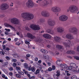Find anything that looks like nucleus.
Instances as JSON below:
<instances>
[{"mask_svg":"<svg viewBox=\"0 0 79 79\" xmlns=\"http://www.w3.org/2000/svg\"><path fill=\"white\" fill-rule=\"evenodd\" d=\"M21 16L23 18L27 20H31L34 18V15L32 14L27 12L22 13Z\"/></svg>","mask_w":79,"mask_h":79,"instance_id":"nucleus-1","label":"nucleus"},{"mask_svg":"<svg viewBox=\"0 0 79 79\" xmlns=\"http://www.w3.org/2000/svg\"><path fill=\"white\" fill-rule=\"evenodd\" d=\"M67 70L69 71L71 70L72 71L75 73V72H77L78 73L77 71V69H78V66L76 65V64L74 63H71L70 64V66L68 67L67 68Z\"/></svg>","mask_w":79,"mask_h":79,"instance_id":"nucleus-2","label":"nucleus"},{"mask_svg":"<svg viewBox=\"0 0 79 79\" xmlns=\"http://www.w3.org/2000/svg\"><path fill=\"white\" fill-rule=\"evenodd\" d=\"M26 36L27 37L30 38L31 39H34L36 42H40L41 40L35 37V36L33 35L32 34L30 33H28L26 34Z\"/></svg>","mask_w":79,"mask_h":79,"instance_id":"nucleus-3","label":"nucleus"},{"mask_svg":"<svg viewBox=\"0 0 79 79\" xmlns=\"http://www.w3.org/2000/svg\"><path fill=\"white\" fill-rule=\"evenodd\" d=\"M11 23L14 24H18V25H21V24L20 21L16 18H12L11 19Z\"/></svg>","mask_w":79,"mask_h":79,"instance_id":"nucleus-4","label":"nucleus"},{"mask_svg":"<svg viewBox=\"0 0 79 79\" xmlns=\"http://www.w3.org/2000/svg\"><path fill=\"white\" fill-rule=\"evenodd\" d=\"M30 27L32 30L35 31H38L40 29V27L38 25L32 24L30 25Z\"/></svg>","mask_w":79,"mask_h":79,"instance_id":"nucleus-5","label":"nucleus"},{"mask_svg":"<svg viewBox=\"0 0 79 79\" xmlns=\"http://www.w3.org/2000/svg\"><path fill=\"white\" fill-rule=\"evenodd\" d=\"M69 32H72L73 34L76 35L77 34V29L75 27H72L69 30Z\"/></svg>","mask_w":79,"mask_h":79,"instance_id":"nucleus-6","label":"nucleus"},{"mask_svg":"<svg viewBox=\"0 0 79 79\" xmlns=\"http://www.w3.org/2000/svg\"><path fill=\"white\" fill-rule=\"evenodd\" d=\"M51 10L54 13H58L61 11V9L58 6H54L52 7Z\"/></svg>","mask_w":79,"mask_h":79,"instance_id":"nucleus-7","label":"nucleus"},{"mask_svg":"<svg viewBox=\"0 0 79 79\" xmlns=\"http://www.w3.org/2000/svg\"><path fill=\"white\" fill-rule=\"evenodd\" d=\"M26 3V6L28 8H32L34 6V3L32 0H27Z\"/></svg>","mask_w":79,"mask_h":79,"instance_id":"nucleus-8","label":"nucleus"},{"mask_svg":"<svg viewBox=\"0 0 79 79\" xmlns=\"http://www.w3.org/2000/svg\"><path fill=\"white\" fill-rule=\"evenodd\" d=\"M68 17L65 15H62L60 16L59 18V19L62 21H65L68 20Z\"/></svg>","mask_w":79,"mask_h":79,"instance_id":"nucleus-9","label":"nucleus"},{"mask_svg":"<svg viewBox=\"0 0 79 79\" xmlns=\"http://www.w3.org/2000/svg\"><path fill=\"white\" fill-rule=\"evenodd\" d=\"M9 7V6L6 3H3L0 6V9L2 10H5L7 9Z\"/></svg>","mask_w":79,"mask_h":79,"instance_id":"nucleus-10","label":"nucleus"},{"mask_svg":"<svg viewBox=\"0 0 79 79\" xmlns=\"http://www.w3.org/2000/svg\"><path fill=\"white\" fill-rule=\"evenodd\" d=\"M77 9V7L76 6H71L69 8V11L72 13H74V11L76 10Z\"/></svg>","mask_w":79,"mask_h":79,"instance_id":"nucleus-11","label":"nucleus"},{"mask_svg":"<svg viewBox=\"0 0 79 79\" xmlns=\"http://www.w3.org/2000/svg\"><path fill=\"white\" fill-rule=\"evenodd\" d=\"M48 23L51 26H54L56 24L55 21L53 20L50 19L48 21Z\"/></svg>","mask_w":79,"mask_h":79,"instance_id":"nucleus-12","label":"nucleus"},{"mask_svg":"<svg viewBox=\"0 0 79 79\" xmlns=\"http://www.w3.org/2000/svg\"><path fill=\"white\" fill-rule=\"evenodd\" d=\"M71 41L68 40H65V42L63 43V44L66 47H69V44H71Z\"/></svg>","mask_w":79,"mask_h":79,"instance_id":"nucleus-13","label":"nucleus"},{"mask_svg":"<svg viewBox=\"0 0 79 79\" xmlns=\"http://www.w3.org/2000/svg\"><path fill=\"white\" fill-rule=\"evenodd\" d=\"M41 15L43 16H45V17H48L50 16L49 13L46 10H43L41 12Z\"/></svg>","mask_w":79,"mask_h":79,"instance_id":"nucleus-14","label":"nucleus"},{"mask_svg":"<svg viewBox=\"0 0 79 79\" xmlns=\"http://www.w3.org/2000/svg\"><path fill=\"white\" fill-rule=\"evenodd\" d=\"M4 26H5V27H10V29H11L12 30H13V31H15V28H14L13 26L10 24H8L7 23H4Z\"/></svg>","mask_w":79,"mask_h":79,"instance_id":"nucleus-15","label":"nucleus"},{"mask_svg":"<svg viewBox=\"0 0 79 79\" xmlns=\"http://www.w3.org/2000/svg\"><path fill=\"white\" fill-rule=\"evenodd\" d=\"M57 74L54 75V77L55 79H58V77H59L60 76V70H57L56 72Z\"/></svg>","mask_w":79,"mask_h":79,"instance_id":"nucleus-16","label":"nucleus"},{"mask_svg":"<svg viewBox=\"0 0 79 79\" xmlns=\"http://www.w3.org/2000/svg\"><path fill=\"white\" fill-rule=\"evenodd\" d=\"M57 31L58 32H62L64 31V28L62 27H60L57 28Z\"/></svg>","mask_w":79,"mask_h":79,"instance_id":"nucleus-17","label":"nucleus"},{"mask_svg":"<svg viewBox=\"0 0 79 79\" xmlns=\"http://www.w3.org/2000/svg\"><path fill=\"white\" fill-rule=\"evenodd\" d=\"M43 37H44L46 39H51L52 38V36L47 34H46L43 35Z\"/></svg>","mask_w":79,"mask_h":79,"instance_id":"nucleus-18","label":"nucleus"},{"mask_svg":"<svg viewBox=\"0 0 79 79\" xmlns=\"http://www.w3.org/2000/svg\"><path fill=\"white\" fill-rule=\"evenodd\" d=\"M66 37L67 39H74V37H73L70 34H67L66 35Z\"/></svg>","mask_w":79,"mask_h":79,"instance_id":"nucleus-19","label":"nucleus"},{"mask_svg":"<svg viewBox=\"0 0 79 79\" xmlns=\"http://www.w3.org/2000/svg\"><path fill=\"white\" fill-rule=\"evenodd\" d=\"M54 39L55 41H58L59 40H61V38L57 36H56L54 38Z\"/></svg>","mask_w":79,"mask_h":79,"instance_id":"nucleus-20","label":"nucleus"},{"mask_svg":"<svg viewBox=\"0 0 79 79\" xmlns=\"http://www.w3.org/2000/svg\"><path fill=\"white\" fill-rule=\"evenodd\" d=\"M60 66L61 67V68H63L64 69L67 68V69H68L67 68L68 67L66 64H61Z\"/></svg>","mask_w":79,"mask_h":79,"instance_id":"nucleus-21","label":"nucleus"},{"mask_svg":"<svg viewBox=\"0 0 79 79\" xmlns=\"http://www.w3.org/2000/svg\"><path fill=\"white\" fill-rule=\"evenodd\" d=\"M5 30L6 31L5 32V34L6 35H8V32H10V31H11V30H10V29L7 28H5Z\"/></svg>","mask_w":79,"mask_h":79,"instance_id":"nucleus-22","label":"nucleus"},{"mask_svg":"<svg viewBox=\"0 0 79 79\" xmlns=\"http://www.w3.org/2000/svg\"><path fill=\"white\" fill-rule=\"evenodd\" d=\"M31 40L29 39H27V40H25V42L26 44H27V45H29L30 44V42H31Z\"/></svg>","mask_w":79,"mask_h":79,"instance_id":"nucleus-23","label":"nucleus"},{"mask_svg":"<svg viewBox=\"0 0 79 79\" xmlns=\"http://www.w3.org/2000/svg\"><path fill=\"white\" fill-rule=\"evenodd\" d=\"M40 51L43 53H46V54L48 53V51L45 49H41Z\"/></svg>","mask_w":79,"mask_h":79,"instance_id":"nucleus-24","label":"nucleus"},{"mask_svg":"<svg viewBox=\"0 0 79 79\" xmlns=\"http://www.w3.org/2000/svg\"><path fill=\"white\" fill-rule=\"evenodd\" d=\"M67 53L68 54H74L75 52L73 51H68L67 52Z\"/></svg>","mask_w":79,"mask_h":79,"instance_id":"nucleus-25","label":"nucleus"},{"mask_svg":"<svg viewBox=\"0 0 79 79\" xmlns=\"http://www.w3.org/2000/svg\"><path fill=\"white\" fill-rule=\"evenodd\" d=\"M13 56H14V57H15L16 58H19V55H18L16 54H13Z\"/></svg>","mask_w":79,"mask_h":79,"instance_id":"nucleus-26","label":"nucleus"},{"mask_svg":"<svg viewBox=\"0 0 79 79\" xmlns=\"http://www.w3.org/2000/svg\"><path fill=\"white\" fill-rule=\"evenodd\" d=\"M23 66L25 68H26V69H27L28 68V67L29 66H28V64L26 63H24L23 64Z\"/></svg>","mask_w":79,"mask_h":79,"instance_id":"nucleus-27","label":"nucleus"},{"mask_svg":"<svg viewBox=\"0 0 79 79\" xmlns=\"http://www.w3.org/2000/svg\"><path fill=\"white\" fill-rule=\"evenodd\" d=\"M60 61H61V60H58L56 61V64L58 65V66H61V64H60Z\"/></svg>","mask_w":79,"mask_h":79,"instance_id":"nucleus-28","label":"nucleus"},{"mask_svg":"<svg viewBox=\"0 0 79 79\" xmlns=\"http://www.w3.org/2000/svg\"><path fill=\"white\" fill-rule=\"evenodd\" d=\"M56 47L57 48H58L59 49H62L63 48V46L60 45H56Z\"/></svg>","mask_w":79,"mask_h":79,"instance_id":"nucleus-29","label":"nucleus"},{"mask_svg":"<svg viewBox=\"0 0 79 79\" xmlns=\"http://www.w3.org/2000/svg\"><path fill=\"white\" fill-rule=\"evenodd\" d=\"M8 62H4L2 64V66L3 67H5V66H6V65H8Z\"/></svg>","mask_w":79,"mask_h":79,"instance_id":"nucleus-30","label":"nucleus"},{"mask_svg":"<svg viewBox=\"0 0 79 79\" xmlns=\"http://www.w3.org/2000/svg\"><path fill=\"white\" fill-rule=\"evenodd\" d=\"M36 68H38V69H40V68H42V66H41V64H36Z\"/></svg>","mask_w":79,"mask_h":79,"instance_id":"nucleus-31","label":"nucleus"},{"mask_svg":"<svg viewBox=\"0 0 79 79\" xmlns=\"http://www.w3.org/2000/svg\"><path fill=\"white\" fill-rule=\"evenodd\" d=\"M40 72V70L39 69H37L36 71L35 72V74H39Z\"/></svg>","mask_w":79,"mask_h":79,"instance_id":"nucleus-32","label":"nucleus"},{"mask_svg":"<svg viewBox=\"0 0 79 79\" xmlns=\"http://www.w3.org/2000/svg\"><path fill=\"white\" fill-rule=\"evenodd\" d=\"M44 58H45V59H47V60L48 61H50V59H49V56H44Z\"/></svg>","mask_w":79,"mask_h":79,"instance_id":"nucleus-33","label":"nucleus"},{"mask_svg":"<svg viewBox=\"0 0 79 79\" xmlns=\"http://www.w3.org/2000/svg\"><path fill=\"white\" fill-rule=\"evenodd\" d=\"M16 69L18 72H19V71H21V68L19 66L16 67Z\"/></svg>","mask_w":79,"mask_h":79,"instance_id":"nucleus-34","label":"nucleus"},{"mask_svg":"<svg viewBox=\"0 0 79 79\" xmlns=\"http://www.w3.org/2000/svg\"><path fill=\"white\" fill-rule=\"evenodd\" d=\"M65 74H66V75L67 76H70V75H71V74L69 73V71L66 70V71H65Z\"/></svg>","mask_w":79,"mask_h":79,"instance_id":"nucleus-35","label":"nucleus"},{"mask_svg":"<svg viewBox=\"0 0 79 79\" xmlns=\"http://www.w3.org/2000/svg\"><path fill=\"white\" fill-rule=\"evenodd\" d=\"M49 3L47 1H45L44 2V6H45V5H48Z\"/></svg>","mask_w":79,"mask_h":79,"instance_id":"nucleus-36","label":"nucleus"},{"mask_svg":"<svg viewBox=\"0 0 79 79\" xmlns=\"http://www.w3.org/2000/svg\"><path fill=\"white\" fill-rule=\"evenodd\" d=\"M46 63H47V65L49 66H51V63H50V62H48V61H47V60H46Z\"/></svg>","mask_w":79,"mask_h":79,"instance_id":"nucleus-37","label":"nucleus"},{"mask_svg":"<svg viewBox=\"0 0 79 79\" xmlns=\"http://www.w3.org/2000/svg\"><path fill=\"white\" fill-rule=\"evenodd\" d=\"M2 71L4 73H5V74H7V73H8V71L5 69H3L2 70Z\"/></svg>","mask_w":79,"mask_h":79,"instance_id":"nucleus-38","label":"nucleus"},{"mask_svg":"<svg viewBox=\"0 0 79 79\" xmlns=\"http://www.w3.org/2000/svg\"><path fill=\"white\" fill-rule=\"evenodd\" d=\"M71 79H77V77L76 76H73L71 77Z\"/></svg>","mask_w":79,"mask_h":79,"instance_id":"nucleus-39","label":"nucleus"},{"mask_svg":"<svg viewBox=\"0 0 79 79\" xmlns=\"http://www.w3.org/2000/svg\"><path fill=\"white\" fill-rule=\"evenodd\" d=\"M15 76L16 77H18L19 78H21V76L19 75V74H16Z\"/></svg>","mask_w":79,"mask_h":79,"instance_id":"nucleus-40","label":"nucleus"},{"mask_svg":"<svg viewBox=\"0 0 79 79\" xmlns=\"http://www.w3.org/2000/svg\"><path fill=\"white\" fill-rule=\"evenodd\" d=\"M45 77H47V78H49L50 77V75L48 74H45Z\"/></svg>","mask_w":79,"mask_h":79,"instance_id":"nucleus-41","label":"nucleus"},{"mask_svg":"<svg viewBox=\"0 0 79 79\" xmlns=\"http://www.w3.org/2000/svg\"><path fill=\"white\" fill-rule=\"evenodd\" d=\"M31 71L32 72H34L35 71V68L34 67L31 68Z\"/></svg>","mask_w":79,"mask_h":79,"instance_id":"nucleus-42","label":"nucleus"},{"mask_svg":"<svg viewBox=\"0 0 79 79\" xmlns=\"http://www.w3.org/2000/svg\"><path fill=\"white\" fill-rule=\"evenodd\" d=\"M25 29L26 30H27V31H29V27L27 26H25Z\"/></svg>","mask_w":79,"mask_h":79,"instance_id":"nucleus-43","label":"nucleus"},{"mask_svg":"<svg viewBox=\"0 0 79 79\" xmlns=\"http://www.w3.org/2000/svg\"><path fill=\"white\" fill-rule=\"evenodd\" d=\"M20 74H21V75H24V73L23 72H21L20 71L19 72H18Z\"/></svg>","mask_w":79,"mask_h":79,"instance_id":"nucleus-44","label":"nucleus"},{"mask_svg":"<svg viewBox=\"0 0 79 79\" xmlns=\"http://www.w3.org/2000/svg\"><path fill=\"white\" fill-rule=\"evenodd\" d=\"M0 54L2 55H5V52H3V51H0Z\"/></svg>","mask_w":79,"mask_h":79,"instance_id":"nucleus-45","label":"nucleus"},{"mask_svg":"<svg viewBox=\"0 0 79 79\" xmlns=\"http://www.w3.org/2000/svg\"><path fill=\"white\" fill-rule=\"evenodd\" d=\"M12 61L13 62H16V61H17V60L15 59H12Z\"/></svg>","mask_w":79,"mask_h":79,"instance_id":"nucleus-46","label":"nucleus"},{"mask_svg":"<svg viewBox=\"0 0 79 79\" xmlns=\"http://www.w3.org/2000/svg\"><path fill=\"white\" fill-rule=\"evenodd\" d=\"M13 65L14 67H16V66H17V64L16 63H14L13 64Z\"/></svg>","mask_w":79,"mask_h":79,"instance_id":"nucleus-47","label":"nucleus"},{"mask_svg":"<svg viewBox=\"0 0 79 79\" xmlns=\"http://www.w3.org/2000/svg\"><path fill=\"white\" fill-rule=\"evenodd\" d=\"M74 58L77 60H79V57L75 56L74 57Z\"/></svg>","mask_w":79,"mask_h":79,"instance_id":"nucleus-48","label":"nucleus"},{"mask_svg":"<svg viewBox=\"0 0 79 79\" xmlns=\"http://www.w3.org/2000/svg\"><path fill=\"white\" fill-rule=\"evenodd\" d=\"M26 56L27 57H28V58H29V57H30V56H31V54H27L26 55Z\"/></svg>","mask_w":79,"mask_h":79,"instance_id":"nucleus-49","label":"nucleus"},{"mask_svg":"<svg viewBox=\"0 0 79 79\" xmlns=\"http://www.w3.org/2000/svg\"><path fill=\"white\" fill-rule=\"evenodd\" d=\"M17 66H20V65H21V63L19 62H17Z\"/></svg>","mask_w":79,"mask_h":79,"instance_id":"nucleus-50","label":"nucleus"},{"mask_svg":"<svg viewBox=\"0 0 79 79\" xmlns=\"http://www.w3.org/2000/svg\"><path fill=\"white\" fill-rule=\"evenodd\" d=\"M46 32H47L48 33H49V34L51 33V32H50V31L49 29H48L46 30Z\"/></svg>","mask_w":79,"mask_h":79,"instance_id":"nucleus-51","label":"nucleus"},{"mask_svg":"<svg viewBox=\"0 0 79 79\" xmlns=\"http://www.w3.org/2000/svg\"><path fill=\"white\" fill-rule=\"evenodd\" d=\"M10 49L9 48L6 47V50L7 51H9V50H10Z\"/></svg>","mask_w":79,"mask_h":79,"instance_id":"nucleus-52","label":"nucleus"},{"mask_svg":"<svg viewBox=\"0 0 79 79\" xmlns=\"http://www.w3.org/2000/svg\"><path fill=\"white\" fill-rule=\"evenodd\" d=\"M48 70L49 71H52V69L50 67H49L48 69Z\"/></svg>","mask_w":79,"mask_h":79,"instance_id":"nucleus-53","label":"nucleus"},{"mask_svg":"<svg viewBox=\"0 0 79 79\" xmlns=\"http://www.w3.org/2000/svg\"><path fill=\"white\" fill-rule=\"evenodd\" d=\"M32 68V67H28V70L29 71H31V68Z\"/></svg>","mask_w":79,"mask_h":79,"instance_id":"nucleus-54","label":"nucleus"},{"mask_svg":"<svg viewBox=\"0 0 79 79\" xmlns=\"http://www.w3.org/2000/svg\"><path fill=\"white\" fill-rule=\"evenodd\" d=\"M13 4H14L13 3L11 2L10 5V6H11V7H13Z\"/></svg>","mask_w":79,"mask_h":79,"instance_id":"nucleus-55","label":"nucleus"},{"mask_svg":"<svg viewBox=\"0 0 79 79\" xmlns=\"http://www.w3.org/2000/svg\"><path fill=\"white\" fill-rule=\"evenodd\" d=\"M38 63H39V64H40L42 63V60H39L38 61Z\"/></svg>","mask_w":79,"mask_h":79,"instance_id":"nucleus-56","label":"nucleus"},{"mask_svg":"<svg viewBox=\"0 0 79 79\" xmlns=\"http://www.w3.org/2000/svg\"><path fill=\"white\" fill-rule=\"evenodd\" d=\"M40 71L43 73H44V71L43 70V69H42V68H40Z\"/></svg>","mask_w":79,"mask_h":79,"instance_id":"nucleus-57","label":"nucleus"},{"mask_svg":"<svg viewBox=\"0 0 79 79\" xmlns=\"http://www.w3.org/2000/svg\"><path fill=\"white\" fill-rule=\"evenodd\" d=\"M35 78V76H33L30 78V79H34Z\"/></svg>","mask_w":79,"mask_h":79,"instance_id":"nucleus-58","label":"nucleus"},{"mask_svg":"<svg viewBox=\"0 0 79 79\" xmlns=\"http://www.w3.org/2000/svg\"><path fill=\"white\" fill-rule=\"evenodd\" d=\"M2 76L3 78H5V75L4 74H2Z\"/></svg>","mask_w":79,"mask_h":79,"instance_id":"nucleus-59","label":"nucleus"},{"mask_svg":"<svg viewBox=\"0 0 79 79\" xmlns=\"http://www.w3.org/2000/svg\"><path fill=\"white\" fill-rule=\"evenodd\" d=\"M20 44V43H19V42H17L16 43V45H19Z\"/></svg>","mask_w":79,"mask_h":79,"instance_id":"nucleus-60","label":"nucleus"},{"mask_svg":"<svg viewBox=\"0 0 79 79\" xmlns=\"http://www.w3.org/2000/svg\"><path fill=\"white\" fill-rule=\"evenodd\" d=\"M6 58L7 60H10V58L8 56H6Z\"/></svg>","mask_w":79,"mask_h":79,"instance_id":"nucleus-61","label":"nucleus"},{"mask_svg":"<svg viewBox=\"0 0 79 79\" xmlns=\"http://www.w3.org/2000/svg\"><path fill=\"white\" fill-rule=\"evenodd\" d=\"M77 51L79 52V45L77 48Z\"/></svg>","mask_w":79,"mask_h":79,"instance_id":"nucleus-62","label":"nucleus"},{"mask_svg":"<svg viewBox=\"0 0 79 79\" xmlns=\"http://www.w3.org/2000/svg\"><path fill=\"white\" fill-rule=\"evenodd\" d=\"M38 77H40V78H42V76H41V75L40 74L38 75Z\"/></svg>","mask_w":79,"mask_h":79,"instance_id":"nucleus-63","label":"nucleus"},{"mask_svg":"<svg viewBox=\"0 0 79 79\" xmlns=\"http://www.w3.org/2000/svg\"><path fill=\"white\" fill-rule=\"evenodd\" d=\"M64 79H69V77L66 76L64 77Z\"/></svg>","mask_w":79,"mask_h":79,"instance_id":"nucleus-64","label":"nucleus"}]
</instances>
